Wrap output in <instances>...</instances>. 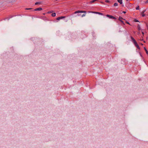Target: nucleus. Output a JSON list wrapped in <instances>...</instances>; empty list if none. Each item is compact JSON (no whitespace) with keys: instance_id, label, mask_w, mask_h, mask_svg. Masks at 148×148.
<instances>
[{"instance_id":"nucleus-1","label":"nucleus","mask_w":148,"mask_h":148,"mask_svg":"<svg viewBox=\"0 0 148 148\" xmlns=\"http://www.w3.org/2000/svg\"><path fill=\"white\" fill-rule=\"evenodd\" d=\"M91 12V13H94V14H99L101 15H103V14L102 13H100V12Z\"/></svg>"},{"instance_id":"nucleus-2","label":"nucleus","mask_w":148,"mask_h":148,"mask_svg":"<svg viewBox=\"0 0 148 148\" xmlns=\"http://www.w3.org/2000/svg\"><path fill=\"white\" fill-rule=\"evenodd\" d=\"M107 17H108L110 18H112V19H116V18L112 16H111V15H108V14H107L106 15V16Z\"/></svg>"},{"instance_id":"nucleus-3","label":"nucleus","mask_w":148,"mask_h":148,"mask_svg":"<svg viewBox=\"0 0 148 148\" xmlns=\"http://www.w3.org/2000/svg\"><path fill=\"white\" fill-rule=\"evenodd\" d=\"M86 12L85 11L78 10L75 12L74 13L76 14L79 13H86Z\"/></svg>"},{"instance_id":"nucleus-4","label":"nucleus","mask_w":148,"mask_h":148,"mask_svg":"<svg viewBox=\"0 0 148 148\" xmlns=\"http://www.w3.org/2000/svg\"><path fill=\"white\" fill-rule=\"evenodd\" d=\"M133 43L135 45V46L137 47V48H138V49H140L139 46L137 44V43L136 41L134 42Z\"/></svg>"},{"instance_id":"nucleus-5","label":"nucleus","mask_w":148,"mask_h":148,"mask_svg":"<svg viewBox=\"0 0 148 148\" xmlns=\"http://www.w3.org/2000/svg\"><path fill=\"white\" fill-rule=\"evenodd\" d=\"M133 43L135 45V46L137 47V48H138V49H140L139 46L137 44V43L136 41L134 42Z\"/></svg>"},{"instance_id":"nucleus-6","label":"nucleus","mask_w":148,"mask_h":148,"mask_svg":"<svg viewBox=\"0 0 148 148\" xmlns=\"http://www.w3.org/2000/svg\"><path fill=\"white\" fill-rule=\"evenodd\" d=\"M133 43L135 45V46L137 47V48H138V49H140L139 46L137 44V43L136 41L134 42Z\"/></svg>"},{"instance_id":"nucleus-7","label":"nucleus","mask_w":148,"mask_h":148,"mask_svg":"<svg viewBox=\"0 0 148 148\" xmlns=\"http://www.w3.org/2000/svg\"><path fill=\"white\" fill-rule=\"evenodd\" d=\"M133 43L135 45V46L137 47V48H138V49H140L139 46L137 44V43L136 41L134 42Z\"/></svg>"},{"instance_id":"nucleus-8","label":"nucleus","mask_w":148,"mask_h":148,"mask_svg":"<svg viewBox=\"0 0 148 148\" xmlns=\"http://www.w3.org/2000/svg\"><path fill=\"white\" fill-rule=\"evenodd\" d=\"M65 18V16L59 17L57 18V20H60V19L64 18Z\"/></svg>"},{"instance_id":"nucleus-9","label":"nucleus","mask_w":148,"mask_h":148,"mask_svg":"<svg viewBox=\"0 0 148 148\" xmlns=\"http://www.w3.org/2000/svg\"><path fill=\"white\" fill-rule=\"evenodd\" d=\"M42 9L41 8H36L34 10L35 11H40L42 10Z\"/></svg>"},{"instance_id":"nucleus-10","label":"nucleus","mask_w":148,"mask_h":148,"mask_svg":"<svg viewBox=\"0 0 148 148\" xmlns=\"http://www.w3.org/2000/svg\"><path fill=\"white\" fill-rule=\"evenodd\" d=\"M145 11V10H144L143 11V12H142L141 15L142 16L144 17L145 16V14H144V13Z\"/></svg>"},{"instance_id":"nucleus-11","label":"nucleus","mask_w":148,"mask_h":148,"mask_svg":"<svg viewBox=\"0 0 148 148\" xmlns=\"http://www.w3.org/2000/svg\"><path fill=\"white\" fill-rule=\"evenodd\" d=\"M118 2L120 3V4H121L122 3V0H117Z\"/></svg>"},{"instance_id":"nucleus-12","label":"nucleus","mask_w":148,"mask_h":148,"mask_svg":"<svg viewBox=\"0 0 148 148\" xmlns=\"http://www.w3.org/2000/svg\"><path fill=\"white\" fill-rule=\"evenodd\" d=\"M56 15V14L55 13H52L51 14V16L53 17L55 16Z\"/></svg>"},{"instance_id":"nucleus-13","label":"nucleus","mask_w":148,"mask_h":148,"mask_svg":"<svg viewBox=\"0 0 148 148\" xmlns=\"http://www.w3.org/2000/svg\"><path fill=\"white\" fill-rule=\"evenodd\" d=\"M119 21H121L122 20L124 19L122 17L120 16L119 17Z\"/></svg>"},{"instance_id":"nucleus-14","label":"nucleus","mask_w":148,"mask_h":148,"mask_svg":"<svg viewBox=\"0 0 148 148\" xmlns=\"http://www.w3.org/2000/svg\"><path fill=\"white\" fill-rule=\"evenodd\" d=\"M131 38L133 40V42L136 41L135 40L132 36L131 37Z\"/></svg>"},{"instance_id":"nucleus-15","label":"nucleus","mask_w":148,"mask_h":148,"mask_svg":"<svg viewBox=\"0 0 148 148\" xmlns=\"http://www.w3.org/2000/svg\"><path fill=\"white\" fill-rule=\"evenodd\" d=\"M114 6H116L118 5V3H115L114 5Z\"/></svg>"},{"instance_id":"nucleus-16","label":"nucleus","mask_w":148,"mask_h":148,"mask_svg":"<svg viewBox=\"0 0 148 148\" xmlns=\"http://www.w3.org/2000/svg\"><path fill=\"white\" fill-rule=\"evenodd\" d=\"M94 2H95V1H94V0H92V1H90V3H94Z\"/></svg>"},{"instance_id":"nucleus-17","label":"nucleus","mask_w":148,"mask_h":148,"mask_svg":"<svg viewBox=\"0 0 148 148\" xmlns=\"http://www.w3.org/2000/svg\"><path fill=\"white\" fill-rule=\"evenodd\" d=\"M136 10H139V6H138L136 8Z\"/></svg>"},{"instance_id":"nucleus-18","label":"nucleus","mask_w":148,"mask_h":148,"mask_svg":"<svg viewBox=\"0 0 148 148\" xmlns=\"http://www.w3.org/2000/svg\"><path fill=\"white\" fill-rule=\"evenodd\" d=\"M86 15V14H84L82 16V17H83L85 16Z\"/></svg>"},{"instance_id":"nucleus-19","label":"nucleus","mask_w":148,"mask_h":148,"mask_svg":"<svg viewBox=\"0 0 148 148\" xmlns=\"http://www.w3.org/2000/svg\"><path fill=\"white\" fill-rule=\"evenodd\" d=\"M40 4V2H36V3H35V5H38V4Z\"/></svg>"},{"instance_id":"nucleus-20","label":"nucleus","mask_w":148,"mask_h":148,"mask_svg":"<svg viewBox=\"0 0 148 148\" xmlns=\"http://www.w3.org/2000/svg\"><path fill=\"white\" fill-rule=\"evenodd\" d=\"M134 21L135 22H138V20H137V19H135L134 20Z\"/></svg>"},{"instance_id":"nucleus-21","label":"nucleus","mask_w":148,"mask_h":148,"mask_svg":"<svg viewBox=\"0 0 148 148\" xmlns=\"http://www.w3.org/2000/svg\"><path fill=\"white\" fill-rule=\"evenodd\" d=\"M121 21L124 25H125V24L124 23V22L122 20Z\"/></svg>"},{"instance_id":"nucleus-22","label":"nucleus","mask_w":148,"mask_h":148,"mask_svg":"<svg viewBox=\"0 0 148 148\" xmlns=\"http://www.w3.org/2000/svg\"><path fill=\"white\" fill-rule=\"evenodd\" d=\"M105 2H107V3H108V2H109V1H108V0H106L105 1Z\"/></svg>"},{"instance_id":"nucleus-23","label":"nucleus","mask_w":148,"mask_h":148,"mask_svg":"<svg viewBox=\"0 0 148 148\" xmlns=\"http://www.w3.org/2000/svg\"><path fill=\"white\" fill-rule=\"evenodd\" d=\"M32 9V8H26L25 9L26 10H30V9Z\"/></svg>"},{"instance_id":"nucleus-24","label":"nucleus","mask_w":148,"mask_h":148,"mask_svg":"<svg viewBox=\"0 0 148 148\" xmlns=\"http://www.w3.org/2000/svg\"><path fill=\"white\" fill-rule=\"evenodd\" d=\"M123 12V13H124V14H125V13H126V12H125V11H123V12Z\"/></svg>"},{"instance_id":"nucleus-25","label":"nucleus","mask_w":148,"mask_h":148,"mask_svg":"<svg viewBox=\"0 0 148 148\" xmlns=\"http://www.w3.org/2000/svg\"><path fill=\"white\" fill-rule=\"evenodd\" d=\"M126 23L128 24H130V23H129V22H126Z\"/></svg>"},{"instance_id":"nucleus-26","label":"nucleus","mask_w":148,"mask_h":148,"mask_svg":"<svg viewBox=\"0 0 148 148\" xmlns=\"http://www.w3.org/2000/svg\"><path fill=\"white\" fill-rule=\"evenodd\" d=\"M148 3V0H147L146 1V2H145V3Z\"/></svg>"},{"instance_id":"nucleus-27","label":"nucleus","mask_w":148,"mask_h":148,"mask_svg":"<svg viewBox=\"0 0 148 148\" xmlns=\"http://www.w3.org/2000/svg\"><path fill=\"white\" fill-rule=\"evenodd\" d=\"M142 33L143 34V35H144V33H143V32H142Z\"/></svg>"},{"instance_id":"nucleus-28","label":"nucleus","mask_w":148,"mask_h":148,"mask_svg":"<svg viewBox=\"0 0 148 148\" xmlns=\"http://www.w3.org/2000/svg\"><path fill=\"white\" fill-rule=\"evenodd\" d=\"M94 0V1H95H95H97V0Z\"/></svg>"},{"instance_id":"nucleus-29","label":"nucleus","mask_w":148,"mask_h":148,"mask_svg":"<svg viewBox=\"0 0 148 148\" xmlns=\"http://www.w3.org/2000/svg\"><path fill=\"white\" fill-rule=\"evenodd\" d=\"M138 29H139V30H140V27H139L138 28Z\"/></svg>"},{"instance_id":"nucleus-30","label":"nucleus","mask_w":148,"mask_h":148,"mask_svg":"<svg viewBox=\"0 0 148 148\" xmlns=\"http://www.w3.org/2000/svg\"><path fill=\"white\" fill-rule=\"evenodd\" d=\"M141 44L142 45H143V44H142V43H141Z\"/></svg>"},{"instance_id":"nucleus-31","label":"nucleus","mask_w":148,"mask_h":148,"mask_svg":"<svg viewBox=\"0 0 148 148\" xmlns=\"http://www.w3.org/2000/svg\"><path fill=\"white\" fill-rule=\"evenodd\" d=\"M79 15H78V16H79Z\"/></svg>"},{"instance_id":"nucleus-32","label":"nucleus","mask_w":148,"mask_h":148,"mask_svg":"<svg viewBox=\"0 0 148 148\" xmlns=\"http://www.w3.org/2000/svg\"><path fill=\"white\" fill-rule=\"evenodd\" d=\"M144 42H145V41H144Z\"/></svg>"},{"instance_id":"nucleus-33","label":"nucleus","mask_w":148,"mask_h":148,"mask_svg":"<svg viewBox=\"0 0 148 148\" xmlns=\"http://www.w3.org/2000/svg\"><path fill=\"white\" fill-rule=\"evenodd\" d=\"M126 0V1H128V0Z\"/></svg>"}]
</instances>
